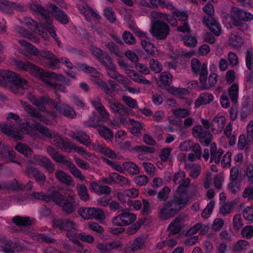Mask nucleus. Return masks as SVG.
Segmentation results:
<instances>
[{
  "instance_id": "nucleus-16",
  "label": "nucleus",
  "mask_w": 253,
  "mask_h": 253,
  "mask_svg": "<svg viewBox=\"0 0 253 253\" xmlns=\"http://www.w3.org/2000/svg\"><path fill=\"white\" fill-rule=\"evenodd\" d=\"M50 15H53L55 18L63 24H66L69 22V18L67 14L61 10L57 6L54 4H50L48 6Z\"/></svg>"
},
{
  "instance_id": "nucleus-46",
  "label": "nucleus",
  "mask_w": 253,
  "mask_h": 253,
  "mask_svg": "<svg viewBox=\"0 0 253 253\" xmlns=\"http://www.w3.org/2000/svg\"><path fill=\"white\" fill-rule=\"evenodd\" d=\"M239 93V85L237 83H234L228 89L229 97L234 103L237 101Z\"/></svg>"
},
{
  "instance_id": "nucleus-58",
  "label": "nucleus",
  "mask_w": 253,
  "mask_h": 253,
  "mask_svg": "<svg viewBox=\"0 0 253 253\" xmlns=\"http://www.w3.org/2000/svg\"><path fill=\"white\" fill-rule=\"evenodd\" d=\"M170 192V189L169 187L168 186L164 187L158 194V200L162 202L166 201L169 197Z\"/></svg>"
},
{
  "instance_id": "nucleus-27",
  "label": "nucleus",
  "mask_w": 253,
  "mask_h": 253,
  "mask_svg": "<svg viewBox=\"0 0 253 253\" xmlns=\"http://www.w3.org/2000/svg\"><path fill=\"white\" fill-rule=\"evenodd\" d=\"M211 159L210 162H214L218 164L220 162V159L223 154V151L221 149H217L215 143H211L210 146Z\"/></svg>"
},
{
  "instance_id": "nucleus-4",
  "label": "nucleus",
  "mask_w": 253,
  "mask_h": 253,
  "mask_svg": "<svg viewBox=\"0 0 253 253\" xmlns=\"http://www.w3.org/2000/svg\"><path fill=\"white\" fill-rule=\"evenodd\" d=\"M231 18L233 24L239 27L242 31H246L249 29V26L245 22H250L253 20V15L244 9L234 7L231 11Z\"/></svg>"
},
{
  "instance_id": "nucleus-3",
  "label": "nucleus",
  "mask_w": 253,
  "mask_h": 253,
  "mask_svg": "<svg viewBox=\"0 0 253 253\" xmlns=\"http://www.w3.org/2000/svg\"><path fill=\"white\" fill-rule=\"evenodd\" d=\"M21 129L25 131L27 134L32 136H36L37 131L41 133L43 136L52 140V144L57 147L56 144L57 136H60L52 130L49 129L47 127L43 126L40 124H36L31 126L28 123H22L20 125Z\"/></svg>"
},
{
  "instance_id": "nucleus-37",
  "label": "nucleus",
  "mask_w": 253,
  "mask_h": 253,
  "mask_svg": "<svg viewBox=\"0 0 253 253\" xmlns=\"http://www.w3.org/2000/svg\"><path fill=\"white\" fill-rule=\"evenodd\" d=\"M128 122L131 126L129 127V130L133 134L138 135L141 133L143 128V125L142 124L132 119H129Z\"/></svg>"
},
{
  "instance_id": "nucleus-56",
  "label": "nucleus",
  "mask_w": 253,
  "mask_h": 253,
  "mask_svg": "<svg viewBox=\"0 0 253 253\" xmlns=\"http://www.w3.org/2000/svg\"><path fill=\"white\" fill-rule=\"evenodd\" d=\"M141 44L143 48L147 52V53L151 55L155 54V46L152 43L147 42L145 40H142L141 41Z\"/></svg>"
},
{
  "instance_id": "nucleus-2",
  "label": "nucleus",
  "mask_w": 253,
  "mask_h": 253,
  "mask_svg": "<svg viewBox=\"0 0 253 253\" xmlns=\"http://www.w3.org/2000/svg\"><path fill=\"white\" fill-rule=\"evenodd\" d=\"M18 42L22 46L28 50L30 54L49 60L48 63L44 65L45 67L52 70L59 69L60 68V63L61 62L65 64L69 69H73L74 68H75L70 60L66 57H62L60 59H58L53 53L49 51L39 50L32 44L25 40H19Z\"/></svg>"
},
{
  "instance_id": "nucleus-34",
  "label": "nucleus",
  "mask_w": 253,
  "mask_h": 253,
  "mask_svg": "<svg viewBox=\"0 0 253 253\" xmlns=\"http://www.w3.org/2000/svg\"><path fill=\"white\" fill-rule=\"evenodd\" d=\"M92 105L94 107L96 110L102 116V119H108L109 117V114L108 113L104 106L101 102V100L99 98H96L94 100L91 101Z\"/></svg>"
},
{
  "instance_id": "nucleus-19",
  "label": "nucleus",
  "mask_w": 253,
  "mask_h": 253,
  "mask_svg": "<svg viewBox=\"0 0 253 253\" xmlns=\"http://www.w3.org/2000/svg\"><path fill=\"white\" fill-rule=\"evenodd\" d=\"M63 211L66 213L71 214L76 210V202L74 196H68L65 197L64 201L59 206Z\"/></svg>"
},
{
  "instance_id": "nucleus-48",
  "label": "nucleus",
  "mask_w": 253,
  "mask_h": 253,
  "mask_svg": "<svg viewBox=\"0 0 253 253\" xmlns=\"http://www.w3.org/2000/svg\"><path fill=\"white\" fill-rule=\"evenodd\" d=\"M200 74V82L203 85V89H206V84L207 83V65L205 63L202 64V72L198 73Z\"/></svg>"
},
{
  "instance_id": "nucleus-17",
  "label": "nucleus",
  "mask_w": 253,
  "mask_h": 253,
  "mask_svg": "<svg viewBox=\"0 0 253 253\" xmlns=\"http://www.w3.org/2000/svg\"><path fill=\"white\" fill-rule=\"evenodd\" d=\"M81 13L84 14L85 19L90 21L91 19L99 20L100 16L92 8L86 4H79L77 6Z\"/></svg>"
},
{
  "instance_id": "nucleus-28",
  "label": "nucleus",
  "mask_w": 253,
  "mask_h": 253,
  "mask_svg": "<svg viewBox=\"0 0 253 253\" xmlns=\"http://www.w3.org/2000/svg\"><path fill=\"white\" fill-rule=\"evenodd\" d=\"M55 108L59 112V113L66 117L73 119L76 116V113L75 110L70 106L66 104H62L56 105L55 106Z\"/></svg>"
},
{
  "instance_id": "nucleus-41",
  "label": "nucleus",
  "mask_w": 253,
  "mask_h": 253,
  "mask_svg": "<svg viewBox=\"0 0 253 253\" xmlns=\"http://www.w3.org/2000/svg\"><path fill=\"white\" fill-rule=\"evenodd\" d=\"M181 219L179 218H175L169 226L168 229L170 234L175 235L178 233L182 229L180 223Z\"/></svg>"
},
{
  "instance_id": "nucleus-53",
  "label": "nucleus",
  "mask_w": 253,
  "mask_h": 253,
  "mask_svg": "<svg viewBox=\"0 0 253 253\" xmlns=\"http://www.w3.org/2000/svg\"><path fill=\"white\" fill-rule=\"evenodd\" d=\"M107 119H102V116L100 118L96 115H93L86 123V126L95 127L100 125V122H104Z\"/></svg>"
},
{
  "instance_id": "nucleus-12",
  "label": "nucleus",
  "mask_w": 253,
  "mask_h": 253,
  "mask_svg": "<svg viewBox=\"0 0 253 253\" xmlns=\"http://www.w3.org/2000/svg\"><path fill=\"white\" fill-rule=\"evenodd\" d=\"M192 134L195 137H198L204 146L209 145L213 138L212 134L209 131H204L201 126H194L192 128Z\"/></svg>"
},
{
  "instance_id": "nucleus-7",
  "label": "nucleus",
  "mask_w": 253,
  "mask_h": 253,
  "mask_svg": "<svg viewBox=\"0 0 253 253\" xmlns=\"http://www.w3.org/2000/svg\"><path fill=\"white\" fill-rule=\"evenodd\" d=\"M190 198L189 195L176 193L173 198L166 203L175 215L182 209L185 207Z\"/></svg>"
},
{
  "instance_id": "nucleus-1",
  "label": "nucleus",
  "mask_w": 253,
  "mask_h": 253,
  "mask_svg": "<svg viewBox=\"0 0 253 253\" xmlns=\"http://www.w3.org/2000/svg\"><path fill=\"white\" fill-rule=\"evenodd\" d=\"M30 9L36 14L40 15L45 22L43 23H38L31 18L26 17L24 19L25 25L30 30L33 31L36 30L40 32L41 31V29H45L52 37L55 40H57L55 28L53 24L52 19L50 16L49 9H46L44 7L38 3L31 4Z\"/></svg>"
},
{
  "instance_id": "nucleus-23",
  "label": "nucleus",
  "mask_w": 253,
  "mask_h": 253,
  "mask_svg": "<svg viewBox=\"0 0 253 253\" xmlns=\"http://www.w3.org/2000/svg\"><path fill=\"white\" fill-rule=\"evenodd\" d=\"M0 131L16 140L22 139L21 133L19 131H15L13 126H9L7 125L0 124Z\"/></svg>"
},
{
  "instance_id": "nucleus-20",
  "label": "nucleus",
  "mask_w": 253,
  "mask_h": 253,
  "mask_svg": "<svg viewBox=\"0 0 253 253\" xmlns=\"http://www.w3.org/2000/svg\"><path fill=\"white\" fill-rule=\"evenodd\" d=\"M58 163H63L66 165L70 172L75 177L80 179L81 180H84L85 179V176L83 174L82 171L76 167L75 165L71 162L70 159L66 160L63 156L62 161L59 162Z\"/></svg>"
},
{
  "instance_id": "nucleus-47",
  "label": "nucleus",
  "mask_w": 253,
  "mask_h": 253,
  "mask_svg": "<svg viewBox=\"0 0 253 253\" xmlns=\"http://www.w3.org/2000/svg\"><path fill=\"white\" fill-rule=\"evenodd\" d=\"M145 247V241L144 239L142 238H136L131 244V249L133 252L142 250Z\"/></svg>"
},
{
  "instance_id": "nucleus-42",
  "label": "nucleus",
  "mask_w": 253,
  "mask_h": 253,
  "mask_svg": "<svg viewBox=\"0 0 253 253\" xmlns=\"http://www.w3.org/2000/svg\"><path fill=\"white\" fill-rule=\"evenodd\" d=\"M15 148L17 151L27 157H30L33 153V151L30 147L22 143H18Z\"/></svg>"
},
{
  "instance_id": "nucleus-33",
  "label": "nucleus",
  "mask_w": 253,
  "mask_h": 253,
  "mask_svg": "<svg viewBox=\"0 0 253 253\" xmlns=\"http://www.w3.org/2000/svg\"><path fill=\"white\" fill-rule=\"evenodd\" d=\"M158 215L160 218L164 220L168 219L175 215L167 203L159 208Z\"/></svg>"
},
{
  "instance_id": "nucleus-5",
  "label": "nucleus",
  "mask_w": 253,
  "mask_h": 253,
  "mask_svg": "<svg viewBox=\"0 0 253 253\" xmlns=\"http://www.w3.org/2000/svg\"><path fill=\"white\" fill-rule=\"evenodd\" d=\"M55 141H56L57 147L63 150L64 152L70 153L72 150H74L86 159H89L91 157V154L83 147L75 145L67 139H64L61 136H57Z\"/></svg>"
},
{
  "instance_id": "nucleus-60",
  "label": "nucleus",
  "mask_w": 253,
  "mask_h": 253,
  "mask_svg": "<svg viewBox=\"0 0 253 253\" xmlns=\"http://www.w3.org/2000/svg\"><path fill=\"white\" fill-rule=\"evenodd\" d=\"M77 189L80 199L84 202L87 201L89 199V196L86 186L84 185H81L78 187Z\"/></svg>"
},
{
  "instance_id": "nucleus-40",
  "label": "nucleus",
  "mask_w": 253,
  "mask_h": 253,
  "mask_svg": "<svg viewBox=\"0 0 253 253\" xmlns=\"http://www.w3.org/2000/svg\"><path fill=\"white\" fill-rule=\"evenodd\" d=\"M172 114L177 118H186L191 114V108H177L171 110Z\"/></svg>"
},
{
  "instance_id": "nucleus-18",
  "label": "nucleus",
  "mask_w": 253,
  "mask_h": 253,
  "mask_svg": "<svg viewBox=\"0 0 253 253\" xmlns=\"http://www.w3.org/2000/svg\"><path fill=\"white\" fill-rule=\"evenodd\" d=\"M53 224L54 227L61 231H66L67 232L72 229H76L77 227L75 222L67 218L54 219Z\"/></svg>"
},
{
  "instance_id": "nucleus-31",
  "label": "nucleus",
  "mask_w": 253,
  "mask_h": 253,
  "mask_svg": "<svg viewBox=\"0 0 253 253\" xmlns=\"http://www.w3.org/2000/svg\"><path fill=\"white\" fill-rule=\"evenodd\" d=\"M151 16L153 18L161 19L162 21H168L172 26H175L177 25L176 18L165 13L152 11L151 13Z\"/></svg>"
},
{
  "instance_id": "nucleus-55",
  "label": "nucleus",
  "mask_w": 253,
  "mask_h": 253,
  "mask_svg": "<svg viewBox=\"0 0 253 253\" xmlns=\"http://www.w3.org/2000/svg\"><path fill=\"white\" fill-rule=\"evenodd\" d=\"M244 177L250 184H253V164H250L247 166L244 171Z\"/></svg>"
},
{
  "instance_id": "nucleus-50",
  "label": "nucleus",
  "mask_w": 253,
  "mask_h": 253,
  "mask_svg": "<svg viewBox=\"0 0 253 253\" xmlns=\"http://www.w3.org/2000/svg\"><path fill=\"white\" fill-rule=\"evenodd\" d=\"M234 206L235 203L233 202H227L221 207L220 211L222 215L225 216L232 211Z\"/></svg>"
},
{
  "instance_id": "nucleus-13",
  "label": "nucleus",
  "mask_w": 253,
  "mask_h": 253,
  "mask_svg": "<svg viewBox=\"0 0 253 253\" xmlns=\"http://www.w3.org/2000/svg\"><path fill=\"white\" fill-rule=\"evenodd\" d=\"M136 219V215L134 213L124 212L115 217L113 219V223L116 225L126 226L132 223Z\"/></svg>"
},
{
  "instance_id": "nucleus-51",
  "label": "nucleus",
  "mask_w": 253,
  "mask_h": 253,
  "mask_svg": "<svg viewBox=\"0 0 253 253\" xmlns=\"http://www.w3.org/2000/svg\"><path fill=\"white\" fill-rule=\"evenodd\" d=\"M214 206V201L212 200L211 201L203 211L201 213L202 217L205 219L208 218L212 213Z\"/></svg>"
},
{
  "instance_id": "nucleus-61",
  "label": "nucleus",
  "mask_w": 253,
  "mask_h": 253,
  "mask_svg": "<svg viewBox=\"0 0 253 253\" xmlns=\"http://www.w3.org/2000/svg\"><path fill=\"white\" fill-rule=\"evenodd\" d=\"M171 80L172 76L169 72H164L160 75V82L165 86H169Z\"/></svg>"
},
{
  "instance_id": "nucleus-8",
  "label": "nucleus",
  "mask_w": 253,
  "mask_h": 253,
  "mask_svg": "<svg viewBox=\"0 0 253 253\" xmlns=\"http://www.w3.org/2000/svg\"><path fill=\"white\" fill-rule=\"evenodd\" d=\"M186 174L184 171H179L175 173L173 177V181L175 185L179 184L176 193L189 195L187 188L190 185L191 180L189 178H185Z\"/></svg>"
},
{
  "instance_id": "nucleus-44",
  "label": "nucleus",
  "mask_w": 253,
  "mask_h": 253,
  "mask_svg": "<svg viewBox=\"0 0 253 253\" xmlns=\"http://www.w3.org/2000/svg\"><path fill=\"white\" fill-rule=\"evenodd\" d=\"M12 221L18 226H26L31 224V221L29 217L15 216L13 217Z\"/></svg>"
},
{
  "instance_id": "nucleus-62",
  "label": "nucleus",
  "mask_w": 253,
  "mask_h": 253,
  "mask_svg": "<svg viewBox=\"0 0 253 253\" xmlns=\"http://www.w3.org/2000/svg\"><path fill=\"white\" fill-rule=\"evenodd\" d=\"M241 235L243 238L247 239H251L253 237V226H245L241 231Z\"/></svg>"
},
{
  "instance_id": "nucleus-64",
  "label": "nucleus",
  "mask_w": 253,
  "mask_h": 253,
  "mask_svg": "<svg viewBox=\"0 0 253 253\" xmlns=\"http://www.w3.org/2000/svg\"><path fill=\"white\" fill-rule=\"evenodd\" d=\"M97 249L101 253H111V243L104 242L97 245Z\"/></svg>"
},
{
  "instance_id": "nucleus-29",
  "label": "nucleus",
  "mask_w": 253,
  "mask_h": 253,
  "mask_svg": "<svg viewBox=\"0 0 253 253\" xmlns=\"http://www.w3.org/2000/svg\"><path fill=\"white\" fill-rule=\"evenodd\" d=\"M90 187L94 192L99 195L108 194L111 192V188L108 186L103 185L100 183V181L92 182Z\"/></svg>"
},
{
  "instance_id": "nucleus-52",
  "label": "nucleus",
  "mask_w": 253,
  "mask_h": 253,
  "mask_svg": "<svg viewBox=\"0 0 253 253\" xmlns=\"http://www.w3.org/2000/svg\"><path fill=\"white\" fill-rule=\"evenodd\" d=\"M244 225L243 220L241 214H236L233 219V228L236 231H239Z\"/></svg>"
},
{
  "instance_id": "nucleus-35",
  "label": "nucleus",
  "mask_w": 253,
  "mask_h": 253,
  "mask_svg": "<svg viewBox=\"0 0 253 253\" xmlns=\"http://www.w3.org/2000/svg\"><path fill=\"white\" fill-rule=\"evenodd\" d=\"M55 177L60 182L67 185H71L73 183L70 175L62 170H58L55 173Z\"/></svg>"
},
{
  "instance_id": "nucleus-38",
  "label": "nucleus",
  "mask_w": 253,
  "mask_h": 253,
  "mask_svg": "<svg viewBox=\"0 0 253 253\" xmlns=\"http://www.w3.org/2000/svg\"><path fill=\"white\" fill-rule=\"evenodd\" d=\"M51 78H54L58 81H63L65 77L61 74H57L53 72H45L43 69L40 80L45 83L46 79L50 80Z\"/></svg>"
},
{
  "instance_id": "nucleus-6",
  "label": "nucleus",
  "mask_w": 253,
  "mask_h": 253,
  "mask_svg": "<svg viewBox=\"0 0 253 253\" xmlns=\"http://www.w3.org/2000/svg\"><path fill=\"white\" fill-rule=\"evenodd\" d=\"M155 20L152 24L150 32L154 38L158 40H165L169 33V25L161 19L153 18Z\"/></svg>"
},
{
  "instance_id": "nucleus-39",
  "label": "nucleus",
  "mask_w": 253,
  "mask_h": 253,
  "mask_svg": "<svg viewBox=\"0 0 253 253\" xmlns=\"http://www.w3.org/2000/svg\"><path fill=\"white\" fill-rule=\"evenodd\" d=\"M48 197L49 198V202L53 201L57 205L59 206L66 197L57 190H52L48 195Z\"/></svg>"
},
{
  "instance_id": "nucleus-43",
  "label": "nucleus",
  "mask_w": 253,
  "mask_h": 253,
  "mask_svg": "<svg viewBox=\"0 0 253 253\" xmlns=\"http://www.w3.org/2000/svg\"><path fill=\"white\" fill-rule=\"evenodd\" d=\"M250 247V244L248 241L240 240L234 245L233 250L235 253H241L247 250Z\"/></svg>"
},
{
  "instance_id": "nucleus-15",
  "label": "nucleus",
  "mask_w": 253,
  "mask_h": 253,
  "mask_svg": "<svg viewBox=\"0 0 253 253\" xmlns=\"http://www.w3.org/2000/svg\"><path fill=\"white\" fill-rule=\"evenodd\" d=\"M15 152L14 150H8L7 147L0 143V158L6 163L13 162L20 165L15 157Z\"/></svg>"
},
{
  "instance_id": "nucleus-54",
  "label": "nucleus",
  "mask_w": 253,
  "mask_h": 253,
  "mask_svg": "<svg viewBox=\"0 0 253 253\" xmlns=\"http://www.w3.org/2000/svg\"><path fill=\"white\" fill-rule=\"evenodd\" d=\"M47 152L55 162L58 163L62 161L63 155L57 152L53 147L48 146L47 147Z\"/></svg>"
},
{
  "instance_id": "nucleus-10",
  "label": "nucleus",
  "mask_w": 253,
  "mask_h": 253,
  "mask_svg": "<svg viewBox=\"0 0 253 253\" xmlns=\"http://www.w3.org/2000/svg\"><path fill=\"white\" fill-rule=\"evenodd\" d=\"M15 65L17 69L23 71L29 72L31 74L37 76L41 79L43 69L40 68L31 62L16 60L15 61Z\"/></svg>"
},
{
  "instance_id": "nucleus-63",
  "label": "nucleus",
  "mask_w": 253,
  "mask_h": 253,
  "mask_svg": "<svg viewBox=\"0 0 253 253\" xmlns=\"http://www.w3.org/2000/svg\"><path fill=\"white\" fill-rule=\"evenodd\" d=\"M243 42V39L236 35L232 34L230 37L229 42L234 47H240Z\"/></svg>"
},
{
  "instance_id": "nucleus-25",
  "label": "nucleus",
  "mask_w": 253,
  "mask_h": 253,
  "mask_svg": "<svg viewBox=\"0 0 253 253\" xmlns=\"http://www.w3.org/2000/svg\"><path fill=\"white\" fill-rule=\"evenodd\" d=\"M226 123V119L223 116L215 117L211 123V129L212 131L218 133L223 129Z\"/></svg>"
},
{
  "instance_id": "nucleus-21",
  "label": "nucleus",
  "mask_w": 253,
  "mask_h": 253,
  "mask_svg": "<svg viewBox=\"0 0 253 253\" xmlns=\"http://www.w3.org/2000/svg\"><path fill=\"white\" fill-rule=\"evenodd\" d=\"M204 22L209 28V30L215 36H219L221 34V26L216 20L211 17H204Z\"/></svg>"
},
{
  "instance_id": "nucleus-22",
  "label": "nucleus",
  "mask_w": 253,
  "mask_h": 253,
  "mask_svg": "<svg viewBox=\"0 0 253 253\" xmlns=\"http://www.w3.org/2000/svg\"><path fill=\"white\" fill-rule=\"evenodd\" d=\"M22 103L25 111L30 115L31 116L39 119L40 121L42 122L45 124H48V120L44 116L41 115L36 108L27 102H22Z\"/></svg>"
},
{
  "instance_id": "nucleus-59",
  "label": "nucleus",
  "mask_w": 253,
  "mask_h": 253,
  "mask_svg": "<svg viewBox=\"0 0 253 253\" xmlns=\"http://www.w3.org/2000/svg\"><path fill=\"white\" fill-rule=\"evenodd\" d=\"M244 218L249 222H253V206L247 207L243 211Z\"/></svg>"
},
{
  "instance_id": "nucleus-11",
  "label": "nucleus",
  "mask_w": 253,
  "mask_h": 253,
  "mask_svg": "<svg viewBox=\"0 0 253 253\" xmlns=\"http://www.w3.org/2000/svg\"><path fill=\"white\" fill-rule=\"evenodd\" d=\"M90 50L92 54L106 68L107 73L110 74L111 72V69L110 68L111 58L109 55L100 48L93 46L90 47Z\"/></svg>"
},
{
  "instance_id": "nucleus-49",
  "label": "nucleus",
  "mask_w": 253,
  "mask_h": 253,
  "mask_svg": "<svg viewBox=\"0 0 253 253\" xmlns=\"http://www.w3.org/2000/svg\"><path fill=\"white\" fill-rule=\"evenodd\" d=\"M186 169L190 170L189 176L193 178H197L201 172V167L198 165H193L191 167L186 166Z\"/></svg>"
},
{
  "instance_id": "nucleus-57",
  "label": "nucleus",
  "mask_w": 253,
  "mask_h": 253,
  "mask_svg": "<svg viewBox=\"0 0 253 253\" xmlns=\"http://www.w3.org/2000/svg\"><path fill=\"white\" fill-rule=\"evenodd\" d=\"M149 66L151 70L156 73H160L163 70L162 64L156 59H151L149 61Z\"/></svg>"
},
{
  "instance_id": "nucleus-36",
  "label": "nucleus",
  "mask_w": 253,
  "mask_h": 253,
  "mask_svg": "<svg viewBox=\"0 0 253 253\" xmlns=\"http://www.w3.org/2000/svg\"><path fill=\"white\" fill-rule=\"evenodd\" d=\"M112 182L118 184L121 186H129L130 184L127 178L117 172H112Z\"/></svg>"
},
{
  "instance_id": "nucleus-9",
  "label": "nucleus",
  "mask_w": 253,
  "mask_h": 253,
  "mask_svg": "<svg viewBox=\"0 0 253 253\" xmlns=\"http://www.w3.org/2000/svg\"><path fill=\"white\" fill-rule=\"evenodd\" d=\"M78 212L79 214L85 219L94 218L97 220H103L105 218L103 211L99 208L82 207Z\"/></svg>"
},
{
  "instance_id": "nucleus-14",
  "label": "nucleus",
  "mask_w": 253,
  "mask_h": 253,
  "mask_svg": "<svg viewBox=\"0 0 253 253\" xmlns=\"http://www.w3.org/2000/svg\"><path fill=\"white\" fill-rule=\"evenodd\" d=\"M28 98L29 100L41 111L45 110V106L46 104H52L53 103V100L47 96L37 98L36 96L30 94L28 95Z\"/></svg>"
},
{
  "instance_id": "nucleus-26",
  "label": "nucleus",
  "mask_w": 253,
  "mask_h": 253,
  "mask_svg": "<svg viewBox=\"0 0 253 253\" xmlns=\"http://www.w3.org/2000/svg\"><path fill=\"white\" fill-rule=\"evenodd\" d=\"M75 230L72 229V230H69L67 232L66 236L70 241L78 246V252L79 253H88V251L86 249H84L82 243L79 242V234Z\"/></svg>"
},
{
  "instance_id": "nucleus-24",
  "label": "nucleus",
  "mask_w": 253,
  "mask_h": 253,
  "mask_svg": "<svg viewBox=\"0 0 253 253\" xmlns=\"http://www.w3.org/2000/svg\"><path fill=\"white\" fill-rule=\"evenodd\" d=\"M36 162L40 166L44 168L47 171L52 173L54 171V166L47 158L41 155L34 156Z\"/></svg>"
},
{
  "instance_id": "nucleus-45",
  "label": "nucleus",
  "mask_w": 253,
  "mask_h": 253,
  "mask_svg": "<svg viewBox=\"0 0 253 253\" xmlns=\"http://www.w3.org/2000/svg\"><path fill=\"white\" fill-rule=\"evenodd\" d=\"M123 165L124 169L131 174H137L140 172L138 167L132 162H126Z\"/></svg>"
},
{
  "instance_id": "nucleus-32",
  "label": "nucleus",
  "mask_w": 253,
  "mask_h": 253,
  "mask_svg": "<svg viewBox=\"0 0 253 253\" xmlns=\"http://www.w3.org/2000/svg\"><path fill=\"white\" fill-rule=\"evenodd\" d=\"M71 136L83 145L87 146L90 143L89 136L84 131L73 132Z\"/></svg>"
},
{
  "instance_id": "nucleus-30",
  "label": "nucleus",
  "mask_w": 253,
  "mask_h": 253,
  "mask_svg": "<svg viewBox=\"0 0 253 253\" xmlns=\"http://www.w3.org/2000/svg\"><path fill=\"white\" fill-rule=\"evenodd\" d=\"M213 99V96L210 93L204 92L201 93L195 101V106L199 108L203 105L210 103Z\"/></svg>"
}]
</instances>
